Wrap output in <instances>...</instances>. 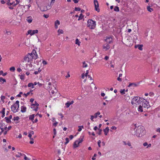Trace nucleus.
I'll return each instance as SVG.
<instances>
[{
    "label": "nucleus",
    "instance_id": "obj_64",
    "mask_svg": "<svg viewBox=\"0 0 160 160\" xmlns=\"http://www.w3.org/2000/svg\"><path fill=\"white\" fill-rule=\"evenodd\" d=\"M73 136L72 135H70L69 137V138H70V140H71L73 138Z\"/></svg>",
    "mask_w": 160,
    "mask_h": 160
},
{
    "label": "nucleus",
    "instance_id": "obj_20",
    "mask_svg": "<svg viewBox=\"0 0 160 160\" xmlns=\"http://www.w3.org/2000/svg\"><path fill=\"white\" fill-rule=\"evenodd\" d=\"M110 48V47L109 45L108 44H107L106 46H103V48L104 49H106L105 51H107L108 50V49H109Z\"/></svg>",
    "mask_w": 160,
    "mask_h": 160
},
{
    "label": "nucleus",
    "instance_id": "obj_10",
    "mask_svg": "<svg viewBox=\"0 0 160 160\" xmlns=\"http://www.w3.org/2000/svg\"><path fill=\"white\" fill-rule=\"evenodd\" d=\"M32 52V53L33 54L35 55V58H34V59L36 60L37 58H38V54L37 53L36 51V50H35L34 49L33 50Z\"/></svg>",
    "mask_w": 160,
    "mask_h": 160
},
{
    "label": "nucleus",
    "instance_id": "obj_31",
    "mask_svg": "<svg viewBox=\"0 0 160 160\" xmlns=\"http://www.w3.org/2000/svg\"><path fill=\"white\" fill-rule=\"evenodd\" d=\"M100 114L99 111L97 113H95L94 115V118H96L97 117L98 115H100Z\"/></svg>",
    "mask_w": 160,
    "mask_h": 160
},
{
    "label": "nucleus",
    "instance_id": "obj_44",
    "mask_svg": "<svg viewBox=\"0 0 160 160\" xmlns=\"http://www.w3.org/2000/svg\"><path fill=\"white\" fill-rule=\"evenodd\" d=\"M28 58V55H26L24 58V60L25 61H26L27 59Z\"/></svg>",
    "mask_w": 160,
    "mask_h": 160
},
{
    "label": "nucleus",
    "instance_id": "obj_61",
    "mask_svg": "<svg viewBox=\"0 0 160 160\" xmlns=\"http://www.w3.org/2000/svg\"><path fill=\"white\" fill-rule=\"evenodd\" d=\"M111 128L112 130H115L117 129V128L115 126H112Z\"/></svg>",
    "mask_w": 160,
    "mask_h": 160
},
{
    "label": "nucleus",
    "instance_id": "obj_41",
    "mask_svg": "<svg viewBox=\"0 0 160 160\" xmlns=\"http://www.w3.org/2000/svg\"><path fill=\"white\" fill-rule=\"evenodd\" d=\"M87 64L85 63V62H83V66L82 67L83 68H86L87 67Z\"/></svg>",
    "mask_w": 160,
    "mask_h": 160
},
{
    "label": "nucleus",
    "instance_id": "obj_37",
    "mask_svg": "<svg viewBox=\"0 0 160 160\" xmlns=\"http://www.w3.org/2000/svg\"><path fill=\"white\" fill-rule=\"evenodd\" d=\"M19 119V117L17 116L16 117H14L13 118V120L15 121H18Z\"/></svg>",
    "mask_w": 160,
    "mask_h": 160
},
{
    "label": "nucleus",
    "instance_id": "obj_19",
    "mask_svg": "<svg viewBox=\"0 0 160 160\" xmlns=\"http://www.w3.org/2000/svg\"><path fill=\"white\" fill-rule=\"evenodd\" d=\"M147 9L148 11L151 12L152 11H153V9L152 8H151L149 6L147 7Z\"/></svg>",
    "mask_w": 160,
    "mask_h": 160
},
{
    "label": "nucleus",
    "instance_id": "obj_21",
    "mask_svg": "<svg viewBox=\"0 0 160 160\" xmlns=\"http://www.w3.org/2000/svg\"><path fill=\"white\" fill-rule=\"evenodd\" d=\"M84 17V16L83 15V14L82 13H81L80 14L79 16L78 17L79 18L78 19V20L79 21V20H80L82 19Z\"/></svg>",
    "mask_w": 160,
    "mask_h": 160
},
{
    "label": "nucleus",
    "instance_id": "obj_47",
    "mask_svg": "<svg viewBox=\"0 0 160 160\" xmlns=\"http://www.w3.org/2000/svg\"><path fill=\"white\" fill-rule=\"evenodd\" d=\"M97 155V154L96 153H95L94 154V156H93V157L92 158V160H95L96 159V158H95V157H96Z\"/></svg>",
    "mask_w": 160,
    "mask_h": 160
},
{
    "label": "nucleus",
    "instance_id": "obj_22",
    "mask_svg": "<svg viewBox=\"0 0 160 160\" xmlns=\"http://www.w3.org/2000/svg\"><path fill=\"white\" fill-rule=\"evenodd\" d=\"M60 24V23L59 21L58 20H57L55 21V28H58V26L57 25V24H58V25H59V24Z\"/></svg>",
    "mask_w": 160,
    "mask_h": 160
},
{
    "label": "nucleus",
    "instance_id": "obj_23",
    "mask_svg": "<svg viewBox=\"0 0 160 160\" xmlns=\"http://www.w3.org/2000/svg\"><path fill=\"white\" fill-rule=\"evenodd\" d=\"M58 35H59L60 33L62 34L63 33V31L62 30L59 29L58 31Z\"/></svg>",
    "mask_w": 160,
    "mask_h": 160
},
{
    "label": "nucleus",
    "instance_id": "obj_42",
    "mask_svg": "<svg viewBox=\"0 0 160 160\" xmlns=\"http://www.w3.org/2000/svg\"><path fill=\"white\" fill-rule=\"evenodd\" d=\"M10 2V0H8L7 1V4L8 6H10L12 5V4L11 3V2Z\"/></svg>",
    "mask_w": 160,
    "mask_h": 160
},
{
    "label": "nucleus",
    "instance_id": "obj_50",
    "mask_svg": "<svg viewBox=\"0 0 160 160\" xmlns=\"http://www.w3.org/2000/svg\"><path fill=\"white\" fill-rule=\"evenodd\" d=\"M28 56L29 55L31 57H34L32 52L30 53H28Z\"/></svg>",
    "mask_w": 160,
    "mask_h": 160
},
{
    "label": "nucleus",
    "instance_id": "obj_15",
    "mask_svg": "<svg viewBox=\"0 0 160 160\" xmlns=\"http://www.w3.org/2000/svg\"><path fill=\"white\" fill-rule=\"evenodd\" d=\"M26 107L24 106H22L21 107V111L22 112H26Z\"/></svg>",
    "mask_w": 160,
    "mask_h": 160
},
{
    "label": "nucleus",
    "instance_id": "obj_40",
    "mask_svg": "<svg viewBox=\"0 0 160 160\" xmlns=\"http://www.w3.org/2000/svg\"><path fill=\"white\" fill-rule=\"evenodd\" d=\"M81 8L78 7H75V8L74 11H79L81 10Z\"/></svg>",
    "mask_w": 160,
    "mask_h": 160
},
{
    "label": "nucleus",
    "instance_id": "obj_27",
    "mask_svg": "<svg viewBox=\"0 0 160 160\" xmlns=\"http://www.w3.org/2000/svg\"><path fill=\"white\" fill-rule=\"evenodd\" d=\"M75 42L76 44L78 45V46L80 45V42L79 41V40L78 38H77L76 39Z\"/></svg>",
    "mask_w": 160,
    "mask_h": 160
},
{
    "label": "nucleus",
    "instance_id": "obj_12",
    "mask_svg": "<svg viewBox=\"0 0 160 160\" xmlns=\"http://www.w3.org/2000/svg\"><path fill=\"white\" fill-rule=\"evenodd\" d=\"M138 111H140L141 112H143V111H145L144 110L143 108L141 106V105H140L139 106L138 108Z\"/></svg>",
    "mask_w": 160,
    "mask_h": 160
},
{
    "label": "nucleus",
    "instance_id": "obj_58",
    "mask_svg": "<svg viewBox=\"0 0 160 160\" xmlns=\"http://www.w3.org/2000/svg\"><path fill=\"white\" fill-rule=\"evenodd\" d=\"M88 70H87L86 72L85 73V76L87 77V76H88Z\"/></svg>",
    "mask_w": 160,
    "mask_h": 160
},
{
    "label": "nucleus",
    "instance_id": "obj_4",
    "mask_svg": "<svg viewBox=\"0 0 160 160\" xmlns=\"http://www.w3.org/2000/svg\"><path fill=\"white\" fill-rule=\"evenodd\" d=\"M94 5L95 6V10L99 12L100 11V9L99 8V4L97 0H94Z\"/></svg>",
    "mask_w": 160,
    "mask_h": 160
},
{
    "label": "nucleus",
    "instance_id": "obj_45",
    "mask_svg": "<svg viewBox=\"0 0 160 160\" xmlns=\"http://www.w3.org/2000/svg\"><path fill=\"white\" fill-rule=\"evenodd\" d=\"M5 108H3L2 109V110L0 111V112L1 113H5Z\"/></svg>",
    "mask_w": 160,
    "mask_h": 160
},
{
    "label": "nucleus",
    "instance_id": "obj_11",
    "mask_svg": "<svg viewBox=\"0 0 160 160\" xmlns=\"http://www.w3.org/2000/svg\"><path fill=\"white\" fill-rule=\"evenodd\" d=\"M109 129L108 127H107L105 129H103V131L104 132V134L105 135H107L109 131Z\"/></svg>",
    "mask_w": 160,
    "mask_h": 160
},
{
    "label": "nucleus",
    "instance_id": "obj_52",
    "mask_svg": "<svg viewBox=\"0 0 160 160\" xmlns=\"http://www.w3.org/2000/svg\"><path fill=\"white\" fill-rule=\"evenodd\" d=\"M58 124V122H55L53 124V126H54L55 127H56L57 125Z\"/></svg>",
    "mask_w": 160,
    "mask_h": 160
},
{
    "label": "nucleus",
    "instance_id": "obj_43",
    "mask_svg": "<svg viewBox=\"0 0 160 160\" xmlns=\"http://www.w3.org/2000/svg\"><path fill=\"white\" fill-rule=\"evenodd\" d=\"M99 132L97 133L99 135H101L102 134V129H98Z\"/></svg>",
    "mask_w": 160,
    "mask_h": 160
},
{
    "label": "nucleus",
    "instance_id": "obj_57",
    "mask_svg": "<svg viewBox=\"0 0 160 160\" xmlns=\"http://www.w3.org/2000/svg\"><path fill=\"white\" fill-rule=\"evenodd\" d=\"M72 1L75 3H78L79 1V0H72Z\"/></svg>",
    "mask_w": 160,
    "mask_h": 160
},
{
    "label": "nucleus",
    "instance_id": "obj_2",
    "mask_svg": "<svg viewBox=\"0 0 160 160\" xmlns=\"http://www.w3.org/2000/svg\"><path fill=\"white\" fill-rule=\"evenodd\" d=\"M96 22L91 19H89L87 21V27L91 29H95L96 27Z\"/></svg>",
    "mask_w": 160,
    "mask_h": 160
},
{
    "label": "nucleus",
    "instance_id": "obj_59",
    "mask_svg": "<svg viewBox=\"0 0 160 160\" xmlns=\"http://www.w3.org/2000/svg\"><path fill=\"white\" fill-rule=\"evenodd\" d=\"M38 106H37L34 109H33V110L35 111V112H37L38 111Z\"/></svg>",
    "mask_w": 160,
    "mask_h": 160
},
{
    "label": "nucleus",
    "instance_id": "obj_60",
    "mask_svg": "<svg viewBox=\"0 0 160 160\" xmlns=\"http://www.w3.org/2000/svg\"><path fill=\"white\" fill-rule=\"evenodd\" d=\"M108 59H109V57L108 56H105V58H104V59H105V60H107Z\"/></svg>",
    "mask_w": 160,
    "mask_h": 160
},
{
    "label": "nucleus",
    "instance_id": "obj_32",
    "mask_svg": "<svg viewBox=\"0 0 160 160\" xmlns=\"http://www.w3.org/2000/svg\"><path fill=\"white\" fill-rule=\"evenodd\" d=\"M2 81L3 82L2 83H3L4 82H6V80L5 79L3 78H2L0 77V82H2Z\"/></svg>",
    "mask_w": 160,
    "mask_h": 160
},
{
    "label": "nucleus",
    "instance_id": "obj_33",
    "mask_svg": "<svg viewBox=\"0 0 160 160\" xmlns=\"http://www.w3.org/2000/svg\"><path fill=\"white\" fill-rule=\"evenodd\" d=\"M34 58H35L34 57H31V56L29 57L28 56V62H29L30 60H31L33 59H34Z\"/></svg>",
    "mask_w": 160,
    "mask_h": 160
},
{
    "label": "nucleus",
    "instance_id": "obj_46",
    "mask_svg": "<svg viewBox=\"0 0 160 160\" xmlns=\"http://www.w3.org/2000/svg\"><path fill=\"white\" fill-rule=\"evenodd\" d=\"M101 143V140H98V147H99V148H100L101 147V145H100Z\"/></svg>",
    "mask_w": 160,
    "mask_h": 160
},
{
    "label": "nucleus",
    "instance_id": "obj_5",
    "mask_svg": "<svg viewBox=\"0 0 160 160\" xmlns=\"http://www.w3.org/2000/svg\"><path fill=\"white\" fill-rule=\"evenodd\" d=\"M38 32V30H29L27 32L28 33L27 34V35H28V34H30V35L32 36L35 34L37 33Z\"/></svg>",
    "mask_w": 160,
    "mask_h": 160
},
{
    "label": "nucleus",
    "instance_id": "obj_16",
    "mask_svg": "<svg viewBox=\"0 0 160 160\" xmlns=\"http://www.w3.org/2000/svg\"><path fill=\"white\" fill-rule=\"evenodd\" d=\"M35 117V114H32V115H30L29 116V119L31 121H33L34 120V119Z\"/></svg>",
    "mask_w": 160,
    "mask_h": 160
},
{
    "label": "nucleus",
    "instance_id": "obj_39",
    "mask_svg": "<svg viewBox=\"0 0 160 160\" xmlns=\"http://www.w3.org/2000/svg\"><path fill=\"white\" fill-rule=\"evenodd\" d=\"M9 69L11 71L14 72L15 70V68L14 67H12L10 68Z\"/></svg>",
    "mask_w": 160,
    "mask_h": 160
},
{
    "label": "nucleus",
    "instance_id": "obj_38",
    "mask_svg": "<svg viewBox=\"0 0 160 160\" xmlns=\"http://www.w3.org/2000/svg\"><path fill=\"white\" fill-rule=\"evenodd\" d=\"M5 98V96H4L2 95L1 97V100H2V101L3 102V103L4 102V99Z\"/></svg>",
    "mask_w": 160,
    "mask_h": 160
},
{
    "label": "nucleus",
    "instance_id": "obj_63",
    "mask_svg": "<svg viewBox=\"0 0 160 160\" xmlns=\"http://www.w3.org/2000/svg\"><path fill=\"white\" fill-rule=\"evenodd\" d=\"M98 127L97 126H95L94 128H93V129L95 130V131H96L97 129L98 130Z\"/></svg>",
    "mask_w": 160,
    "mask_h": 160
},
{
    "label": "nucleus",
    "instance_id": "obj_14",
    "mask_svg": "<svg viewBox=\"0 0 160 160\" xmlns=\"http://www.w3.org/2000/svg\"><path fill=\"white\" fill-rule=\"evenodd\" d=\"M78 140H76L74 142L73 144V148H75L78 147V145L77 144V143H78Z\"/></svg>",
    "mask_w": 160,
    "mask_h": 160
},
{
    "label": "nucleus",
    "instance_id": "obj_56",
    "mask_svg": "<svg viewBox=\"0 0 160 160\" xmlns=\"http://www.w3.org/2000/svg\"><path fill=\"white\" fill-rule=\"evenodd\" d=\"M58 114L59 115H60V116H61V118H62H62H63V115L62 114V113H58Z\"/></svg>",
    "mask_w": 160,
    "mask_h": 160
},
{
    "label": "nucleus",
    "instance_id": "obj_3",
    "mask_svg": "<svg viewBox=\"0 0 160 160\" xmlns=\"http://www.w3.org/2000/svg\"><path fill=\"white\" fill-rule=\"evenodd\" d=\"M141 106L143 108L144 111L146 110L150 107V105L149 104V102L146 100H145V101L142 103Z\"/></svg>",
    "mask_w": 160,
    "mask_h": 160
},
{
    "label": "nucleus",
    "instance_id": "obj_9",
    "mask_svg": "<svg viewBox=\"0 0 160 160\" xmlns=\"http://www.w3.org/2000/svg\"><path fill=\"white\" fill-rule=\"evenodd\" d=\"M143 45L142 44H138L135 46V48H138L139 50H142Z\"/></svg>",
    "mask_w": 160,
    "mask_h": 160
},
{
    "label": "nucleus",
    "instance_id": "obj_36",
    "mask_svg": "<svg viewBox=\"0 0 160 160\" xmlns=\"http://www.w3.org/2000/svg\"><path fill=\"white\" fill-rule=\"evenodd\" d=\"M140 82H139L138 83V84H136L135 83H132V86L136 87L138 86V85L139 84Z\"/></svg>",
    "mask_w": 160,
    "mask_h": 160
},
{
    "label": "nucleus",
    "instance_id": "obj_54",
    "mask_svg": "<svg viewBox=\"0 0 160 160\" xmlns=\"http://www.w3.org/2000/svg\"><path fill=\"white\" fill-rule=\"evenodd\" d=\"M42 63H43V65H46L47 64V62L46 61H45V60H43L42 61Z\"/></svg>",
    "mask_w": 160,
    "mask_h": 160
},
{
    "label": "nucleus",
    "instance_id": "obj_1",
    "mask_svg": "<svg viewBox=\"0 0 160 160\" xmlns=\"http://www.w3.org/2000/svg\"><path fill=\"white\" fill-rule=\"evenodd\" d=\"M135 124L132 126L131 129V132L132 135H136L139 137H141L145 134L146 131L142 126H137Z\"/></svg>",
    "mask_w": 160,
    "mask_h": 160
},
{
    "label": "nucleus",
    "instance_id": "obj_26",
    "mask_svg": "<svg viewBox=\"0 0 160 160\" xmlns=\"http://www.w3.org/2000/svg\"><path fill=\"white\" fill-rule=\"evenodd\" d=\"M114 10L116 12H119V7L118 6H115L114 9Z\"/></svg>",
    "mask_w": 160,
    "mask_h": 160
},
{
    "label": "nucleus",
    "instance_id": "obj_62",
    "mask_svg": "<svg viewBox=\"0 0 160 160\" xmlns=\"http://www.w3.org/2000/svg\"><path fill=\"white\" fill-rule=\"evenodd\" d=\"M148 143L147 142H145L143 143V145L144 146H148Z\"/></svg>",
    "mask_w": 160,
    "mask_h": 160
},
{
    "label": "nucleus",
    "instance_id": "obj_24",
    "mask_svg": "<svg viewBox=\"0 0 160 160\" xmlns=\"http://www.w3.org/2000/svg\"><path fill=\"white\" fill-rule=\"evenodd\" d=\"M28 86L29 87H32V88H34V84L32 83H29Z\"/></svg>",
    "mask_w": 160,
    "mask_h": 160
},
{
    "label": "nucleus",
    "instance_id": "obj_18",
    "mask_svg": "<svg viewBox=\"0 0 160 160\" xmlns=\"http://www.w3.org/2000/svg\"><path fill=\"white\" fill-rule=\"evenodd\" d=\"M4 118L6 120V122L8 123H11V120L10 119H9L8 117H6Z\"/></svg>",
    "mask_w": 160,
    "mask_h": 160
},
{
    "label": "nucleus",
    "instance_id": "obj_29",
    "mask_svg": "<svg viewBox=\"0 0 160 160\" xmlns=\"http://www.w3.org/2000/svg\"><path fill=\"white\" fill-rule=\"evenodd\" d=\"M125 89H122L120 90V92L121 94L123 95L125 93Z\"/></svg>",
    "mask_w": 160,
    "mask_h": 160
},
{
    "label": "nucleus",
    "instance_id": "obj_7",
    "mask_svg": "<svg viewBox=\"0 0 160 160\" xmlns=\"http://www.w3.org/2000/svg\"><path fill=\"white\" fill-rule=\"evenodd\" d=\"M19 101L18 100L17 101H16L15 102V104L16 105H17V109H16V111H14V110H13V109H12V111L14 112V113H15L16 112H18V110H19Z\"/></svg>",
    "mask_w": 160,
    "mask_h": 160
},
{
    "label": "nucleus",
    "instance_id": "obj_34",
    "mask_svg": "<svg viewBox=\"0 0 160 160\" xmlns=\"http://www.w3.org/2000/svg\"><path fill=\"white\" fill-rule=\"evenodd\" d=\"M65 105L66 106V107L67 108H68L70 105V102L69 101H68L65 103Z\"/></svg>",
    "mask_w": 160,
    "mask_h": 160
},
{
    "label": "nucleus",
    "instance_id": "obj_51",
    "mask_svg": "<svg viewBox=\"0 0 160 160\" xmlns=\"http://www.w3.org/2000/svg\"><path fill=\"white\" fill-rule=\"evenodd\" d=\"M43 16L45 18H47L49 17V15L48 14H44Z\"/></svg>",
    "mask_w": 160,
    "mask_h": 160
},
{
    "label": "nucleus",
    "instance_id": "obj_35",
    "mask_svg": "<svg viewBox=\"0 0 160 160\" xmlns=\"http://www.w3.org/2000/svg\"><path fill=\"white\" fill-rule=\"evenodd\" d=\"M19 76H20V78L21 80H24V76H25V74H24L23 75L22 74V75H19Z\"/></svg>",
    "mask_w": 160,
    "mask_h": 160
},
{
    "label": "nucleus",
    "instance_id": "obj_25",
    "mask_svg": "<svg viewBox=\"0 0 160 160\" xmlns=\"http://www.w3.org/2000/svg\"><path fill=\"white\" fill-rule=\"evenodd\" d=\"M39 105V104L36 101H35L34 102V103H32L31 104V106H38Z\"/></svg>",
    "mask_w": 160,
    "mask_h": 160
},
{
    "label": "nucleus",
    "instance_id": "obj_55",
    "mask_svg": "<svg viewBox=\"0 0 160 160\" xmlns=\"http://www.w3.org/2000/svg\"><path fill=\"white\" fill-rule=\"evenodd\" d=\"M94 118V116L91 115V118H90V119H91V120L92 121H93V118Z\"/></svg>",
    "mask_w": 160,
    "mask_h": 160
},
{
    "label": "nucleus",
    "instance_id": "obj_28",
    "mask_svg": "<svg viewBox=\"0 0 160 160\" xmlns=\"http://www.w3.org/2000/svg\"><path fill=\"white\" fill-rule=\"evenodd\" d=\"M48 8H47V7L46 6L44 8H43V9H42V8H40V10L42 11V12H44V11H47V10H48Z\"/></svg>",
    "mask_w": 160,
    "mask_h": 160
},
{
    "label": "nucleus",
    "instance_id": "obj_53",
    "mask_svg": "<svg viewBox=\"0 0 160 160\" xmlns=\"http://www.w3.org/2000/svg\"><path fill=\"white\" fill-rule=\"evenodd\" d=\"M83 141V138H82L81 140H80L79 141H78V144H79V143L82 142Z\"/></svg>",
    "mask_w": 160,
    "mask_h": 160
},
{
    "label": "nucleus",
    "instance_id": "obj_30",
    "mask_svg": "<svg viewBox=\"0 0 160 160\" xmlns=\"http://www.w3.org/2000/svg\"><path fill=\"white\" fill-rule=\"evenodd\" d=\"M138 98L139 99L137 101V102L138 103V104H140L141 102L142 103L144 102V101L143 100L142 101H141V100L140 99V97H139Z\"/></svg>",
    "mask_w": 160,
    "mask_h": 160
},
{
    "label": "nucleus",
    "instance_id": "obj_17",
    "mask_svg": "<svg viewBox=\"0 0 160 160\" xmlns=\"http://www.w3.org/2000/svg\"><path fill=\"white\" fill-rule=\"evenodd\" d=\"M18 154H20L21 156L24 155V159L25 160H30L24 154H22L19 152H18Z\"/></svg>",
    "mask_w": 160,
    "mask_h": 160
},
{
    "label": "nucleus",
    "instance_id": "obj_8",
    "mask_svg": "<svg viewBox=\"0 0 160 160\" xmlns=\"http://www.w3.org/2000/svg\"><path fill=\"white\" fill-rule=\"evenodd\" d=\"M105 41L108 43H111L112 42V39L111 37H107Z\"/></svg>",
    "mask_w": 160,
    "mask_h": 160
},
{
    "label": "nucleus",
    "instance_id": "obj_48",
    "mask_svg": "<svg viewBox=\"0 0 160 160\" xmlns=\"http://www.w3.org/2000/svg\"><path fill=\"white\" fill-rule=\"evenodd\" d=\"M53 132L54 135H56V134L57 132H56V129L55 128H54L53 129Z\"/></svg>",
    "mask_w": 160,
    "mask_h": 160
},
{
    "label": "nucleus",
    "instance_id": "obj_13",
    "mask_svg": "<svg viewBox=\"0 0 160 160\" xmlns=\"http://www.w3.org/2000/svg\"><path fill=\"white\" fill-rule=\"evenodd\" d=\"M26 20L29 23H31L32 21V19L31 16H29L27 18Z\"/></svg>",
    "mask_w": 160,
    "mask_h": 160
},
{
    "label": "nucleus",
    "instance_id": "obj_49",
    "mask_svg": "<svg viewBox=\"0 0 160 160\" xmlns=\"http://www.w3.org/2000/svg\"><path fill=\"white\" fill-rule=\"evenodd\" d=\"M30 94V92H28L27 93H24L23 94V95L25 96V97H27L28 95H29Z\"/></svg>",
    "mask_w": 160,
    "mask_h": 160
},
{
    "label": "nucleus",
    "instance_id": "obj_6",
    "mask_svg": "<svg viewBox=\"0 0 160 160\" xmlns=\"http://www.w3.org/2000/svg\"><path fill=\"white\" fill-rule=\"evenodd\" d=\"M138 98L139 97H135L132 99L131 103L132 105L133 104H135L136 102H137Z\"/></svg>",
    "mask_w": 160,
    "mask_h": 160
}]
</instances>
